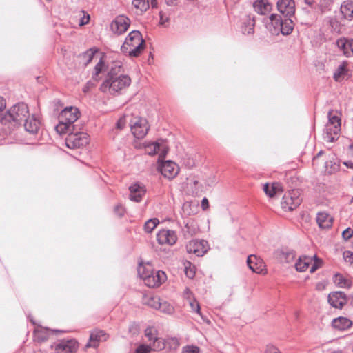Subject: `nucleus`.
<instances>
[{"label": "nucleus", "mask_w": 353, "mask_h": 353, "mask_svg": "<svg viewBox=\"0 0 353 353\" xmlns=\"http://www.w3.org/2000/svg\"><path fill=\"white\" fill-rule=\"evenodd\" d=\"M29 115L28 105L24 103H19L12 106L5 113L0 114V123L12 128L19 125Z\"/></svg>", "instance_id": "1"}, {"label": "nucleus", "mask_w": 353, "mask_h": 353, "mask_svg": "<svg viewBox=\"0 0 353 353\" xmlns=\"http://www.w3.org/2000/svg\"><path fill=\"white\" fill-rule=\"evenodd\" d=\"M144 48L145 41L143 39L141 32L138 30H133L125 38L121 47V50L129 57H138L143 52Z\"/></svg>", "instance_id": "2"}, {"label": "nucleus", "mask_w": 353, "mask_h": 353, "mask_svg": "<svg viewBox=\"0 0 353 353\" xmlns=\"http://www.w3.org/2000/svg\"><path fill=\"white\" fill-rule=\"evenodd\" d=\"M80 112L77 108L67 107L59 115V124L56 130L59 134L74 130L73 123L78 119Z\"/></svg>", "instance_id": "3"}, {"label": "nucleus", "mask_w": 353, "mask_h": 353, "mask_svg": "<svg viewBox=\"0 0 353 353\" xmlns=\"http://www.w3.org/2000/svg\"><path fill=\"white\" fill-rule=\"evenodd\" d=\"M131 83V79L125 74H120L118 77L112 79H105L100 86L103 92H109L111 94L117 93L128 88Z\"/></svg>", "instance_id": "4"}, {"label": "nucleus", "mask_w": 353, "mask_h": 353, "mask_svg": "<svg viewBox=\"0 0 353 353\" xmlns=\"http://www.w3.org/2000/svg\"><path fill=\"white\" fill-rule=\"evenodd\" d=\"M73 130L65 138V144L70 149H76L86 145L89 142V136L83 132H73Z\"/></svg>", "instance_id": "5"}, {"label": "nucleus", "mask_w": 353, "mask_h": 353, "mask_svg": "<svg viewBox=\"0 0 353 353\" xmlns=\"http://www.w3.org/2000/svg\"><path fill=\"white\" fill-rule=\"evenodd\" d=\"M131 131L137 139H143L149 130L148 121L145 119L136 117L130 123Z\"/></svg>", "instance_id": "6"}, {"label": "nucleus", "mask_w": 353, "mask_h": 353, "mask_svg": "<svg viewBox=\"0 0 353 353\" xmlns=\"http://www.w3.org/2000/svg\"><path fill=\"white\" fill-rule=\"evenodd\" d=\"M130 19L125 15L117 16L110 23V30L114 34L121 35L129 28Z\"/></svg>", "instance_id": "7"}, {"label": "nucleus", "mask_w": 353, "mask_h": 353, "mask_svg": "<svg viewBox=\"0 0 353 353\" xmlns=\"http://www.w3.org/2000/svg\"><path fill=\"white\" fill-rule=\"evenodd\" d=\"M158 170L161 174L168 179H174L179 172V168L172 161H165L160 162L159 161Z\"/></svg>", "instance_id": "8"}, {"label": "nucleus", "mask_w": 353, "mask_h": 353, "mask_svg": "<svg viewBox=\"0 0 353 353\" xmlns=\"http://www.w3.org/2000/svg\"><path fill=\"white\" fill-rule=\"evenodd\" d=\"M209 249L208 241L205 240L193 239L186 245L188 253H193L197 256H203Z\"/></svg>", "instance_id": "9"}, {"label": "nucleus", "mask_w": 353, "mask_h": 353, "mask_svg": "<svg viewBox=\"0 0 353 353\" xmlns=\"http://www.w3.org/2000/svg\"><path fill=\"white\" fill-rule=\"evenodd\" d=\"M78 348L79 343L74 339L61 340L54 346L56 353H74Z\"/></svg>", "instance_id": "10"}, {"label": "nucleus", "mask_w": 353, "mask_h": 353, "mask_svg": "<svg viewBox=\"0 0 353 353\" xmlns=\"http://www.w3.org/2000/svg\"><path fill=\"white\" fill-rule=\"evenodd\" d=\"M301 203V199L297 196L295 190L284 194L281 201V207L285 211H292Z\"/></svg>", "instance_id": "11"}, {"label": "nucleus", "mask_w": 353, "mask_h": 353, "mask_svg": "<svg viewBox=\"0 0 353 353\" xmlns=\"http://www.w3.org/2000/svg\"><path fill=\"white\" fill-rule=\"evenodd\" d=\"M157 239L161 245H173L177 241V235L174 230L163 229L157 234Z\"/></svg>", "instance_id": "12"}, {"label": "nucleus", "mask_w": 353, "mask_h": 353, "mask_svg": "<svg viewBox=\"0 0 353 353\" xmlns=\"http://www.w3.org/2000/svg\"><path fill=\"white\" fill-rule=\"evenodd\" d=\"M166 279L167 276L163 271L154 270L150 276H146L145 284L149 288H157L164 283Z\"/></svg>", "instance_id": "13"}, {"label": "nucleus", "mask_w": 353, "mask_h": 353, "mask_svg": "<svg viewBox=\"0 0 353 353\" xmlns=\"http://www.w3.org/2000/svg\"><path fill=\"white\" fill-rule=\"evenodd\" d=\"M277 8L279 11L287 18H290L295 13V3L294 0H279Z\"/></svg>", "instance_id": "14"}, {"label": "nucleus", "mask_w": 353, "mask_h": 353, "mask_svg": "<svg viewBox=\"0 0 353 353\" xmlns=\"http://www.w3.org/2000/svg\"><path fill=\"white\" fill-rule=\"evenodd\" d=\"M108 338V335L101 330H93L90 336L88 343L86 344V347H97L100 341H105Z\"/></svg>", "instance_id": "15"}, {"label": "nucleus", "mask_w": 353, "mask_h": 353, "mask_svg": "<svg viewBox=\"0 0 353 353\" xmlns=\"http://www.w3.org/2000/svg\"><path fill=\"white\" fill-rule=\"evenodd\" d=\"M328 302L333 307L341 309L347 303V298L342 292H334L329 294Z\"/></svg>", "instance_id": "16"}, {"label": "nucleus", "mask_w": 353, "mask_h": 353, "mask_svg": "<svg viewBox=\"0 0 353 353\" xmlns=\"http://www.w3.org/2000/svg\"><path fill=\"white\" fill-rule=\"evenodd\" d=\"M130 195L129 198L131 201L135 202H140L143 196L145 194V188L143 185H141L137 183L132 184L129 188Z\"/></svg>", "instance_id": "17"}, {"label": "nucleus", "mask_w": 353, "mask_h": 353, "mask_svg": "<svg viewBox=\"0 0 353 353\" xmlns=\"http://www.w3.org/2000/svg\"><path fill=\"white\" fill-rule=\"evenodd\" d=\"M248 265L253 272L257 274H263L264 269V263L259 259H257L255 255H250L248 257Z\"/></svg>", "instance_id": "18"}, {"label": "nucleus", "mask_w": 353, "mask_h": 353, "mask_svg": "<svg viewBox=\"0 0 353 353\" xmlns=\"http://www.w3.org/2000/svg\"><path fill=\"white\" fill-rule=\"evenodd\" d=\"M145 151L149 155H154L160 152V157H164L168 152L165 145L159 143V142H154L148 144L145 147Z\"/></svg>", "instance_id": "19"}, {"label": "nucleus", "mask_w": 353, "mask_h": 353, "mask_svg": "<svg viewBox=\"0 0 353 353\" xmlns=\"http://www.w3.org/2000/svg\"><path fill=\"white\" fill-rule=\"evenodd\" d=\"M341 126L325 125L324 139L327 142H334L339 137Z\"/></svg>", "instance_id": "20"}, {"label": "nucleus", "mask_w": 353, "mask_h": 353, "mask_svg": "<svg viewBox=\"0 0 353 353\" xmlns=\"http://www.w3.org/2000/svg\"><path fill=\"white\" fill-rule=\"evenodd\" d=\"M23 121L25 130L30 133V134H36L37 133L39 127H40V121L37 119L34 115L32 117H29L26 118Z\"/></svg>", "instance_id": "21"}, {"label": "nucleus", "mask_w": 353, "mask_h": 353, "mask_svg": "<svg viewBox=\"0 0 353 353\" xmlns=\"http://www.w3.org/2000/svg\"><path fill=\"white\" fill-rule=\"evenodd\" d=\"M132 5L141 13H143L147 11L150 5L152 8H156L157 6V0H133Z\"/></svg>", "instance_id": "22"}, {"label": "nucleus", "mask_w": 353, "mask_h": 353, "mask_svg": "<svg viewBox=\"0 0 353 353\" xmlns=\"http://www.w3.org/2000/svg\"><path fill=\"white\" fill-rule=\"evenodd\" d=\"M123 72V64L119 61H113L108 69V77L106 79H112L113 78L118 77L120 74H122Z\"/></svg>", "instance_id": "23"}, {"label": "nucleus", "mask_w": 353, "mask_h": 353, "mask_svg": "<svg viewBox=\"0 0 353 353\" xmlns=\"http://www.w3.org/2000/svg\"><path fill=\"white\" fill-rule=\"evenodd\" d=\"M340 11L344 19H353V1L347 0L343 1L341 6Z\"/></svg>", "instance_id": "24"}, {"label": "nucleus", "mask_w": 353, "mask_h": 353, "mask_svg": "<svg viewBox=\"0 0 353 353\" xmlns=\"http://www.w3.org/2000/svg\"><path fill=\"white\" fill-rule=\"evenodd\" d=\"M316 221L321 228H330L332 225V217L326 212H319L317 214Z\"/></svg>", "instance_id": "25"}, {"label": "nucleus", "mask_w": 353, "mask_h": 353, "mask_svg": "<svg viewBox=\"0 0 353 353\" xmlns=\"http://www.w3.org/2000/svg\"><path fill=\"white\" fill-rule=\"evenodd\" d=\"M263 191L270 198L274 196L277 194L283 192V188L280 183H273L271 185L268 183L263 185Z\"/></svg>", "instance_id": "26"}, {"label": "nucleus", "mask_w": 353, "mask_h": 353, "mask_svg": "<svg viewBox=\"0 0 353 353\" xmlns=\"http://www.w3.org/2000/svg\"><path fill=\"white\" fill-rule=\"evenodd\" d=\"M183 234L185 238H190L196 235L199 231V226L194 220H189L185 223L183 229Z\"/></svg>", "instance_id": "27"}, {"label": "nucleus", "mask_w": 353, "mask_h": 353, "mask_svg": "<svg viewBox=\"0 0 353 353\" xmlns=\"http://www.w3.org/2000/svg\"><path fill=\"white\" fill-rule=\"evenodd\" d=\"M253 7L257 13L264 15L270 12L271 4L266 0H256L253 4Z\"/></svg>", "instance_id": "28"}, {"label": "nucleus", "mask_w": 353, "mask_h": 353, "mask_svg": "<svg viewBox=\"0 0 353 353\" xmlns=\"http://www.w3.org/2000/svg\"><path fill=\"white\" fill-rule=\"evenodd\" d=\"M352 325V321L346 317L340 316L332 321L333 327L340 330H346L350 327Z\"/></svg>", "instance_id": "29"}, {"label": "nucleus", "mask_w": 353, "mask_h": 353, "mask_svg": "<svg viewBox=\"0 0 353 353\" xmlns=\"http://www.w3.org/2000/svg\"><path fill=\"white\" fill-rule=\"evenodd\" d=\"M312 261L313 258L311 256L305 255L301 256L295 264L296 270L299 272H305L309 268V265L312 263Z\"/></svg>", "instance_id": "30"}, {"label": "nucleus", "mask_w": 353, "mask_h": 353, "mask_svg": "<svg viewBox=\"0 0 353 353\" xmlns=\"http://www.w3.org/2000/svg\"><path fill=\"white\" fill-rule=\"evenodd\" d=\"M154 268L152 265L149 263L146 264H139L138 267V274L144 282L145 281L146 276H150Z\"/></svg>", "instance_id": "31"}, {"label": "nucleus", "mask_w": 353, "mask_h": 353, "mask_svg": "<svg viewBox=\"0 0 353 353\" xmlns=\"http://www.w3.org/2000/svg\"><path fill=\"white\" fill-rule=\"evenodd\" d=\"M333 281L334 283L339 288H349L352 285L351 281L345 278L341 274H336L334 276Z\"/></svg>", "instance_id": "32"}, {"label": "nucleus", "mask_w": 353, "mask_h": 353, "mask_svg": "<svg viewBox=\"0 0 353 353\" xmlns=\"http://www.w3.org/2000/svg\"><path fill=\"white\" fill-rule=\"evenodd\" d=\"M97 52V49L90 48L83 53L79 55V58L81 59V62L86 66L92 60L94 54Z\"/></svg>", "instance_id": "33"}, {"label": "nucleus", "mask_w": 353, "mask_h": 353, "mask_svg": "<svg viewBox=\"0 0 353 353\" xmlns=\"http://www.w3.org/2000/svg\"><path fill=\"white\" fill-rule=\"evenodd\" d=\"M347 62L343 61L338 67L335 72L334 73V79L335 81H339L341 78L344 77L347 74Z\"/></svg>", "instance_id": "34"}, {"label": "nucleus", "mask_w": 353, "mask_h": 353, "mask_svg": "<svg viewBox=\"0 0 353 353\" xmlns=\"http://www.w3.org/2000/svg\"><path fill=\"white\" fill-rule=\"evenodd\" d=\"M188 301L192 310L197 313L199 315H200L204 322H206L207 323L210 324V321L205 316L202 315L199 302L194 298L190 299Z\"/></svg>", "instance_id": "35"}, {"label": "nucleus", "mask_w": 353, "mask_h": 353, "mask_svg": "<svg viewBox=\"0 0 353 353\" xmlns=\"http://www.w3.org/2000/svg\"><path fill=\"white\" fill-rule=\"evenodd\" d=\"M280 30L283 35H288L292 32L293 22L290 18H288L283 21Z\"/></svg>", "instance_id": "36"}, {"label": "nucleus", "mask_w": 353, "mask_h": 353, "mask_svg": "<svg viewBox=\"0 0 353 353\" xmlns=\"http://www.w3.org/2000/svg\"><path fill=\"white\" fill-rule=\"evenodd\" d=\"M350 43V40H347L346 39H340L337 40V46L341 49L346 57H350V50L349 48V45Z\"/></svg>", "instance_id": "37"}, {"label": "nucleus", "mask_w": 353, "mask_h": 353, "mask_svg": "<svg viewBox=\"0 0 353 353\" xmlns=\"http://www.w3.org/2000/svg\"><path fill=\"white\" fill-rule=\"evenodd\" d=\"M105 68V63L102 59L98 62L94 68V72L92 74V79L95 82H98L100 79L99 77V74Z\"/></svg>", "instance_id": "38"}, {"label": "nucleus", "mask_w": 353, "mask_h": 353, "mask_svg": "<svg viewBox=\"0 0 353 353\" xmlns=\"http://www.w3.org/2000/svg\"><path fill=\"white\" fill-rule=\"evenodd\" d=\"M161 299L159 296H148L145 299V303L152 308L158 310Z\"/></svg>", "instance_id": "39"}, {"label": "nucleus", "mask_w": 353, "mask_h": 353, "mask_svg": "<svg viewBox=\"0 0 353 353\" xmlns=\"http://www.w3.org/2000/svg\"><path fill=\"white\" fill-rule=\"evenodd\" d=\"M151 349L154 351L161 350L165 348V343L162 338L156 337L151 343H150Z\"/></svg>", "instance_id": "40"}, {"label": "nucleus", "mask_w": 353, "mask_h": 353, "mask_svg": "<svg viewBox=\"0 0 353 353\" xmlns=\"http://www.w3.org/2000/svg\"><path fill=\"white\" fill-rule=\"evenodd\" d=\"M159 223V221L157 218L151 219L147 221L144 225V230L147 233H150Z\"/></svg>", "instance_id": "41"}, {"label": "nucleus", "mask_w": 353, "mask_h": 353, "mask_svg": "<svg viewBox=\"0 0 353 353\" xmlns=\"http://www.w3.org/2000/svg\"><path fill=\"white\" fill-rule=\"evenodd\" d=\"M161 312L167 314H171L174 313V307L168 303L167 301H161L160 302V306L159 309Z\"/></svg>", "instance_id": "42"}, {"label": "nucleus", "mask_w": 353, "mask_h": 353, "mask_svg": "<svg viewBox=\"0 0 353 353\" xmlns=\"http://www.w3.org/2000/svg\"><path fill=\"white\" fill-rule=\"evenodd\" d=\"M326 125L341 126V119L336 114H333L332 111L328 112V122Z\"/></svg>", "instance_id": "43"}, {"label": "nucleus", "mask_w": 353, "mask_h": 353, "mask_svg": "<svg viewBox=\"0 0 353 353\" xmlns=\"http://www.w3.org/2000/svg\"><path fill=\"white\" fill-rule=\"evenodd\" d=\"M145 336L151 343L157 336V330L154 327H148L145 330Z\"/></svg>", "instance_id": "44"}, {"label": "nucleus", "mask_w": 353, "mask_h": 353, "mask_svg": "<svg viewBox=\"0 0 353 353\" xmlns=\"http://www.w3.org/2000/svg\"><path fill=\"white\" fill-rule=\"evenodd\" d=\"M244 24L248 28V29H245L248 33H252L254 32V28L255 26L254 17H252L251 15H248L246 21L244 22Z\"/></svg>", "instance_id": "45"}, {"label": "nucleus", "mask_w": 353, "mask_h": 353, "mask_svg": "<svg viewBox=\"0 0 353 353\" xmlns=\"http://www.w3.org/2000/svg\"><path fill=\"white\" fill-rule=\"evenodd\" d=\"M270 20L274 28H280L283 22L281 17L276 14H272L270 17Z\"/></svg>", "instance_id": "46"}, {"label": "nucleus", "mask_w": 353, "mask_h": 353, "mask_svg": "<svg viewBox=\"0 0 353 353\" xmlns=\"http://www.w3.org/2000/svg\"><path fill=\"white\" fill-rule=\"evenodd\" d=\"M311 257L313 258V263L310 268V272L313 273L321 266L322 261L316 254Z\"/></svg>", "instance_id": "47"}, {"label": "nucleus", "mask_w": 353, "mask_h": 353, "mask_svg": "<svg viewBox=\"0 0 353 353\" xmlns=\"http://www.w3.org/2000/svg\"><path fill=\"white\" fill-rule=\"evenodd\" d=\"M114 212L118 216L121 217L124 215L125 210V208L121 204H117L114 208Z\"/></svg>", "instance_id": "48"}, {"label": "nucleus", "mask_w": 353, "mask_h": 353, "mask_svg": "<svg viewBox=\"0 0 353 353\" xmlns=\"http://www.w3.org/2000/svg\"><path fill=\"white\" fill-rule=\"evenodd\" d=\"M199 348L195 345H187L183 347V353H199Z\"/></svg>", "instance_id": "49"}, {"label": "nucleus", "mask_w": 353, "mask_h": 353, "mask_svg": "<svg viewBox=\"0 0 353 353\" xmlns=\"http://www.w3.org/2000/svg\"><path fill=\"white\" fill-rule=\"evenodd\" d=\"M81 12L83 14V16L81 17V18L80 19L79 25L84 26V25L88 23L90 17V15L88 13H86L85 12L81 11Z\"/></svg>", "instance_id": "50"}, {"label": "nucleus", "mask_w": 353, "mask_h": 353, "mask_svg": "<svg viewBox=\"0 0 353 353\" xmlns=\"http://www.w3.org/2000/svg\"><path fill=\"white\" fill-rule=\"evenodd\" d=\"M264 353H282L278 347L272 345H268Z\"/></svg>", "instance_id": "51"}, {"label": "nucleus", "mask_w": 353, "mask_h": 353, "mask_svg": "<svg viewBox=\"0 0 353 353\" xmlns=\"http://www.w3.org/2000/svg\"><path fill=\"white\" fill-rule=\"evenodd\" d=\"M126 124V116L124 115L121 117L116 123V127L117 129L122 130L124 128Z\"/></svg>", "instance_id": "52"}, {"label": "nucleus", "mask_w": 353, "mask_h": 353, "mask_svg": "<svg viewBox=\"0 0 353 353\" xmlns=\"http://www.w3.org/2000/svg\"><path fill=\"white\" fill-rule=\"evenodd\" d=\"M150 350H152L150 345H141L137 349L136 353H148Z\"/></svg>", "instance_id": "53"}, {"label": "nucleus", "mask_w": 353, "mask_h": 353, "mask_svg": "<svg viewBox=\"0 0 353 353\" xmlns=\"http://www.w3.org/2000/svg\"><path fill=\"white\" fill-rule=\"evenodd\" d=\"M353 231L351 228H348L346 230H345L342 233V236L344 239L348 240L350 239L352 236Z\"/></svg>", "instance_id": "54"}, {"label": "nucleus", "mask_w": 353, "mask_h": 353, "mask_svg": "<svg viewBox=\"0 0 353 353\" xmlns=\"http://www.w3.org/2000/svg\"><path fill=\"white\" fill-rule=\"evenodd\" d=\"M343 258L346 262L352 263L353 253L350 251H345L343 252Z\"/></svg>", "instance_id": "55"}, {"label": "nucleus", "mask_w": 353, "mask_h": 353, "mask_svg": "<svg viewBox=\"0 0 353 353\" xmlns=\"http://www.w3.org/2000/svg\"><path fill=\"white\" fill-rule=\"evenodd\" d=\"M183 297L187 301L190 300V299L194 298L192 293L190 292V289L186 288L183 292Z\"/></svg>", "instance_id": "56"}, {"label": "nucleus", "mask_w": 353, "mask_h": 353, "mask_svg": "<svg viewBox=\"0 0 353 353\" xmlns=\"http://www.w3.org/2000/svg\"><path fill=\"white\" fill-rule=\"evenodd\" d=\"M97 82H93L92 81H89L86 83L85 85L84 86L83 91L84 92H88L91 88L94 87L96 85Z\"/></svg>", "instance_id": "57"}, {"label": "nucleus", "mask_w": 353, "mask_h": 353, "mask_svg": "<svg viewBox=\"0 0 353 353\" xmlns=\"http://www.w3.org/2000/svg\"><path fill=\"white\" fill-rule=\"evenodd\" d=\"M201 208L203 210H206L209 208V202L206 197H204L201 201Z\"/></svg>", "instance_id": "58"}, {"label": "nucleus", "mask_w": 353, "mask_h": 353, "mask_svg": "<svg viewBox=\"0 0 353 353\" xmlns=\"http://www.w3.org/2000/svg\"><path fill=\"white\" fill-rule=\"evenodd\" d=\"M6 107V102L3 97H0V112L3 111Z\"/></svg>", "instance_id": "59"}, {"label": "nucleus", "mask_w": 353, "mask_h": 353, "mask_svg": "<svg viewBox=\"0 0 353 353\" xmlns=\"http://www.w3.org/2000/svg\"><path fill=\"white\" fill-rule=\"evenodd\" d=\"M185 274H186V276L188 278L192 279L194 276V275H195V272H194V271H193L192 270H188L186 268V270H185Z\"/></svg>", "instance_id": "60"}, {"label": "nucleus", "mask_w": 353, "mask_h": 353, "mask_svg": "<svg viewBox=\"0 0 353 353\" xmlns=\"http://www.w3.org/2000/svg\"><path fill=\"white\" fill-rule=\"evenodd\" d=\"M35 334H37V339H38L39 341H45V340H46V337H45V336H41V337H40V336H39V331L38 330H35Z\"/></svg>", "instance_id": "61"}, {"label": "nucleus", "mask_w": 353, "mask_h": 353, "mask_svg": "<svg viewBox=\"0 0 353 353\" xmlns=\"http://www.w3.org/2000/svg\"><path fill=\"white\" fill-rule=\"evenodd\" d=\"M349 48H350V55L353 54V39L350 40Z\"/></svg>", "instance_id": "62"}, {"label": "nucleus", "mask_w": 353, "mask_h": 353, "mask_svg": "<svg viewBox=\"0 0 353 353\" xmlns=\"http://www.w3.org/2000/svg\"><path fill=\"white\" fill-rule=\"evenodd\" d=\"M349 152L352 157H353V143L349 146Z\"/></svg>", "instance_id": "63"}, {"label": "nucleus", "mask_w": 353, "mask_h": 353, "mask_svg": "<svg viewBox=\"0 0 353 353\" xmlns=\"http://www.w3.org/2000/svg\"><path fill=\"white\" fill-rule=\"evenodd\" d=\"M347 168L353 169V162L349 161L345 163Z\"/></svg>", "instance_id": "64"}]
</instances>
